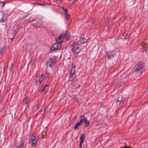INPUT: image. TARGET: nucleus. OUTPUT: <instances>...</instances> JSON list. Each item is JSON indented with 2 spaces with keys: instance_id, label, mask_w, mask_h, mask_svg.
<instances>
[{
  "instance_id": "nucleus-23",
  "label": "nucleus",
  "mask_w": 148,
  "mask_h": 148,
  "mask_svg": "<svg viewBox=\"0 0 148 148\" xmlns=\"http://www.w3.org/2000/svg\"><path fill=\"white\" fill-rule=\"evenodd\" d=\"M23 143H22L20 145L19 148H23Z\"/></svg>"
},
{
  "instance_id": "nucleus-24",
  "label": "nucleus",
  "mask_w": 148,
  "mask_h": 148,
  "mask_svg": "<svg viewBox=\"0 0 148 148\" xmlns=\"http://www.w3.org/2000/svg\"><path fill=\"white\" fill-rule=\"evenodd\" d=\"M13 67V64H11V65L10 66V68L11 69H12Z\"/></svg>"
},
{
  "instance_id": "nucleus-26",
  "label": "nucleus",
  "mask_w": 148,
  "mask_h": 148,
  "mask_svg": "<svg viewBox=\"0 0 148 148\" xmlns=\"http://www.w3.org/2000/svg\"><path fill=\"white\" fill-rule=\"evenodd\" d=\"M17 32V31L16 32L15 31L14 32V35H15Z\"/></svg>"
},
{
  "instance_id": "nucleus-8",
  "label": "nucleus",
  "mask_w": 148,
  "mask_h": 148,
  "mask_svg": "<svg viewBox=\"0 0 148 148\" xmlns=\"http://www.w3.org/2000/svg\"><path fill=\"white\" fill-rule=\"evenodd\" d=\"M49 86L48 85L45 84L42 85L41 87L40 90L41 92H44L45 93L46 92L49 88Z\"/></svg>"
},
{
  "instance_id": "nucleus-25",
  "label": "nucleus",
  "mask_w": 148,
  "mask_h": 148,
  "mask_svg": "<svg viewBox=\"0 0 148 148\" xmlns=\"http://www.w3.org/2000/svg\"><path fill=\"white\" fill-rule=\"evenodd\" d=\"M83 143H80V145H79V148H82V145Z\"/></svg>"
},
{
  "instance_id": "nucleus-22",
  "label": "nucleus",
  "mask_w": 148,
  "mask_h": 148,
  "mask_svg": "<svg viewBox=\"0 0 148 148\" xmlns=\"http://www.w3.org/2000/svg\"><path fill=\"white\" fill-rule=\"evenodd\" d=\"M5 4V2H0V5H2L3 7L4 6Z\"/></svg>"
},
{
  "instance_id": "nucleus-1",
  "label": "nucleus",
  "mask_w": 148,
  "mask_h": 148,
  "mask_svg": "<svg viewBox=\"0 0 148 148\" xmlns=\"http://www.w3.org/2000/svg\"><path fill=\"white\" fill-rule=\"evenodd\" d=\"M144 65L143 62H138L135 66L134 73L138 75H140L143 70Z\"/></svg>"
},
{
  "instance_id": "nucleus-14",
  "label": "nucleus",
  "mask_w": 148,
  "mask_h": 148,
  "mask_svg": "<svg viewBox=\"0 0 148 148\" xmlns=\"http://www.w3.org/2000/svg\"><path fill=\"white\" fill-rule=\"evenodd\" d=\"M79 42L81 44L83 43L86 42V40L84 38V36L82 35L80 38L79 40Z\"/></svg>"
},
{
  "instance_id": "nucleus-19",
  "label": "nucleus",
  "mask_w": 148,
  "mask_h": 148,
  "mask_svg": "<svg viewBox=\"0 0 148 148\" xmlns=\"http://www.w3.org/2000/svg\"><path fill=\"white\" fill-rule=\"evenodd\" d=\"M146 45L145 43H144L142 44V48L143 50L144 51H147V49H146V47L145 46V45Z\"/></svg>"
},
{
  "instance_id": "nucleus-28",
  "label": "nucleus",
  "mask_w": 148,
  "mask_h": 148,
  "mask_svg": "<svg viewBox=\"0 0 148 148\" xmlns=\"http://www.w3.org/2000/svg\"><path fill=\"white\" fill-rule=\"evenodd\" d=\"M121 148H130L129 147H121Z\"/></svg>"
},
{
  "instance_id": "nucleus-16",
  "label": "nucleus",
  "mask_w": 148,
  "mask_h": 148,
  "mask_svg": "<svg viewBox=\"0 0 148 148\" xmlns=\"http://www.w3.org/2000/svg\"><path fill=\"white\" fill-rule=\"evenodd\" d=\"M75 66L72 65V67L71 68V70L70 72L71 74H75Z\"/></svg>"
},
{
  "instance_id": "nucleus-12",
  "label": "nucleus",
  "mask_w": 148,
  "mask_h": 148,
  "mask_svg": "<svg viewBox=\"0 0 148 148\" xmlns=\"http://www.w3.org/2000/svg\"><path fill=\"white\" fill-rule=\"evenodd\" d=\"M80 117H83V119H81V120H83L82 121V123L84 122V123L85 124L86 126L87 127L89 125V122L86 119L85 117L84 116H81Z\"/></svg>"
},
{
  "instance_id": "nucleus-29",
  "label": "nucleus",
  "mask_w": 148,
  "mask_h": 148,
  "mask_svg": "<svg viewBox=\"0 0 148 148\" xmlns=\"http://www.w3.org/2000/svg\"><path fill=\"white\" fill-rule=\"evenodd\" d=\"M93 24V23H92V24H90V26H91V25H92Z\"/></svg>"
},
{
  "instance_id": "nucleus-10",
  "label": "nucleus",
  "mask_w": 148,
  "mask_h": 148,
  "mask_svg": "<svg viewBox=\"0 0 148 148\" xmlns=\"http://www.w3.org/2000/svg\"><path fill=\"white\" fill-rule=\"evenodd\" d=\"M30 101V99L29 98L26 97L23 100V104L27 107L28 106Z\"/></svg>"
},
{
  "instance_id": "nucleus-15",
  "label": "nucleus",
  "mask_w": 148,
  "mask_h": 148,
  "mask_svg": "<svg viewBox=\"0 0 148 148\" xmlns=\"http://www.w3.org/2000/svg\"><path fill=\"white\" fill-rule=\"evenodd\" d=\"M85 138V135L83 134L80 138V143H83Z\"/></svg>"
},
{
  "instance_id": "nucleus-9",
  "label": "nucleus",
  "mask_w": 148,
  "mask_h": 148,
  "mask_svg": "<svg viewBox=\"0 0 148 148\" xmlns=\"http://www.w3.org/2000/svg\"><path fill=\"white\" fill-rule=\"evenodd\" d=\"M56 60L53 58H50L47 62V65L50 67H52L55 64Z\"/></svg>"
},
{
  "instance_id": "nucleus-21",
  "label": "nucleus",
  "mask_w": 148,
  "mask_h": 148,
  "mask_svg": "<svg viewBox=\"0 0 148 148\" xmlns=\"http://www.w3.org/2000/svg\"><path fill=\"white\" fill-rule=\"evenodd\" d=\"M65 16L66 18L68 20L69 19V16L67 13V12L66 10H65Z\"/></svg>"
},
{
  "instance_id": "nucleus-27",
  "label": "nucleus",
  "mask_w": 148,
  "mask_h": 148,
  "mask_svg": "<svg viewBox=\"0 0 148 148\" xmlns=\"http://www.w3.org/2000/svg\"><path fill=\"white\" fill-rule=\"evenodd\" d=\"M2 49H0V53H2Z\"/></svg>"
},
{
  "instance_id": "nucleus-13",
  "label": "nucleus",
  "mask_w": 148,
  "mask_h": 148,
  "mask_svg": "<svg viewBox=\"0 0 148 148\" xmlns=\"http://www.w3.org/2000/svg\"><path fill=\"white\" fill-rule=\"evenodd\" d=\"M82 121L83 120H81L79 122L76 123L74 127L75 129H77L79 126H80L82 124Z\"/></svg>"
},
{
  "instance_id": "nucleus-4",
  "label": "nucleus",
  "mask_w": 148,
  "mask_h": 148,
  "mask_svg": "<svg viewBox=\"0 0 148 148\" xmlns=\"http://www.w3.org/2000/svg\"><path fill=\"white\" fill-rule=\"evenodd\" d=\"M49 75V74L48 73H46L45 75L42 74L40 76L37 77L35 81V84L36 85H40L44 78L48 77Z\"/></svg>"
},
{
  "instance_id": "nucleus-7",
  "label": "nucleus",
  "mask_w": 148,
  "mask_h": 148,
  "mask_svg": "<svg viewBox=\"0 0 148 148\" xmlns=\"http://www.w3.org/2000/svg\"><path fill=\"white\" fill-rule=\"evenodd\" d=\"M125 99L123 97H119L117 99L115 100V102L116 103L117 105H122L124 103Z\"/></svg>"
},
{
  "instance_id": "nucleus-17",
  "label": "nucleus",
  "mask_w": 148,
  "mask_h": 148,
  "mask_svg": "<svg viewBox=\"0 0 148 148\" xmlns=\"http://www.w3.org/2000/svg\"><path fill=\"white\" fill-rule=\"evenodd\" d=\"M36 103V104L35 106L36 107L37 109H38L40 106V103L39 101H37Z\"/></svg>"
},
{
  "instance_id": "nucleus-18",
  "label": "nucleus",
  "mask_w": 148,
  "mask_h": 148,
  "mask_svg": "<svg viewBox=\"0 0 148 148\" xmlns=\"http://www.w3.org/2000/svg\"><path fill=\"white\" fill-rule=\"evenodd\" d=\"M76 77V75L75 74H71V76H70V78L71 80H73L75 79Z\"/></svg>"
},
{
  "instance_id": "nucleus-2",
  "label": "nucleus",
  "mask_w": 148,
  "mask_h": 148,
  "mask_svg": "<svg viewBox=\"0 0 148 148\" xmlns=\"http://www.w3.org/2000/svg\"><path fill=\"white\" fill-rule=\"evenodd\" d=\"M69 33L68 32H65L64 34H63L59 35L58 37L56 38L55 40L56 42L59 43H61L63 42L64 39H66L67 40L69 37Z\"/></svg>"
},
{
  "instance_id": "nucleus-3",
  "label": "nucleus",
  "mask_w": 148,
  "mask_h": 148,
  "mask_svg": "<svg viewBox=\"0 0 148 148\" xmlns=\"http://www.w3.org/2000/svg\"><path fill=\"white\" fill-rule=\"evenodd\" d=\"M38 139V136L36 133L32 134L29 140V143L31 144L33 146H35L37 143Z\"/></svg>"
},
{
  "instance_id": "nucleus-11",
  "label": "nucleus",
  "mask_w": 148,
  "mask_h": 148,
  "mask_svg": "<svg viewBox=\"0 0 148 148\" xmlns=\"http://www.w3.org/2000/svg\"><path fill=\"white\" fill-rule=\"evenodd\" d=\"M33 26L34 27H40L42 26V22L40 21H38L36 23L32 24Z\"/></svg>"
},
{
  "instance_id": "nucleus-20",
  "label": "nucleus",
  "mask_w": 148,
  "mask_h": 148,
  "mask_svg": "<svg viewBox=\"0 0 148 148\" xmlns=\"http://www.w3.org/2000/svg\"><path fill=\"white\" fill-rule=\"evenodd\" d=\"M112 53H113L112 52H110L108 53V56L109 59H110L111 57L113 56Z\"/></svg>"
},
{
  "instance_id": "nucleus-5",
  "label": "nucleus",
  "mask_w": 148,
  "mask_h": 148,
  "mask_svg": "<svg viewBox=\"0 0 148 148\" xmlns=\"http://www.w3.org/2000/svg\"><path fill=\"white\" fill-rule=\"evenodd\" d=\"M79 46L78 42H73L71 46L72 51L76 53H79L80 51Z\"/></svg>"
},
{
  "instance_id": "nucleus-6",
  "label": "nucleus",
  "mask_w": 148,
  "mask_h": 148,
  "mask_svg": "<svg viewBox=\"0 0 148 148\" xmlns=\"http://www.w3.org/2000/svg\"><path fill=\"white\" fill-rule=\"evenodd\" d=\"M61 45L59 42H56L53 45L51 48V51L57 50L61 47Z\"/></svg>"
}]
</instances>
